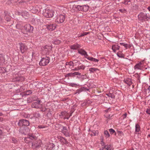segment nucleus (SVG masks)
Returning <instances> with one entry per match:
<instances>
[{"label":"nucleus","mask_w":150,"mask_h":150,"mask_svg":"<svg viewBox=\"0 0 150 150\" xmlns=\"http://www.w3.org/2000/svg\"><path fill=\"white\" fill-rule=\"evenodd\" d=\"M104 148L106 149L107 150H110L111 149L110 146V145L108 146L105 145L104 146Z\"/></svg>","instance_id":"40"},{"label":"nucleus","mask_w":150,"mask_h":150,"mask_svg":"<svg viewBox=\"0 0 150 150\" xmlns=\"http://www.w3.org/2000/svg\"><path fill=\"white\" fill-rule=\"evenodd\" d=\"M144 60H143L142 61H141L140 62H139V63L140 64L143 66V65L144 63Z\"/></svg>","instance_id":"57"},{"label":"nucleus","mask_w":150,"mask_h":150,"mask_svg":"<svg viewBox=\"0 0 150 150\" xmlns=\"http://www.w3.org/2000/svg\"><path fill=\"white\" fill-rule=\"evenodd\" d=\"M129 2H130V0H125L124 1V2H123V3L125 4H129Z\"/></svg>","instance_id":"44"},{"label":"nucleus","mask_w":150,"mask_h":150,"mask_svg":"<svg viewBox=\"0 0 150 150\" xmlns=\"http://www.w3.org/2000/svg\"><path fill=\"white\" fill-rule=\"evenodd\" d=\"M112 115H111L110 114H109L108 113H106L105 115V116L108 119H110V118L112 117Z\"/></svg>","instance_id":"36"},{"label":"nucleus","mask_w":150,"mask_h":150,"mask_svg":"<svg viewBox=\"0 0 150 150\" xmlns=\"http://www.w3.org/2000/svg\"><path fill=\"white\" fill-rule=\"evenodd\" d=\"M58 138L60 142L63 144H67L69 143V142L65 139L62 137L59 136Z\"/></svg>","instance_id":"15"},{"label":"nucleus","mask_w":150,"mask_h":150,"mask_svg":"<svg viewBox=\"0 0 150 150\" xmlns=\"http://www.w3.org/2000/svg\"><path fill=\"white\" fill-rule=\"evenodd\" d=\"M74 65V62H67L66 63V68H72Z\"/></svg>","instance_id":"18"},{"label":"nucleus","mask_w":150,"mask_h":150,"mask_svg":"<svg viewBox=\"0 0 150 150\" xmlns=\"http://www.w3.org/2000/svg\"><path fill=\"white\" fill-rule=\"evenodd\" d=\"M107 95L112 98H114L115 97V96L113 94L110 93L107 94Z\"/></svg>","instance_id":"35"},{"label":"nucleus","mask_w":150,"mask_h":150,"mask_svg":"<svg viewBox=\"0 0 150 150\" xmlns=\"http://www.w3.org/2000/svg\"><path fill=\"white\" fill-rule=\"evenodd\" d=\"M32 93V92L31 90L27 91L25 93V95H30Z\"/></svg>","instance_id":"38"},{"label":"nucleus","mask_w":150,"mask_h":150,"mask_svg":"<svg viewBox=\"0 0 150 150\" xmlns=\"http://www.w3.org/2000/svg\"><path fill=\"white\" fill-rule=\"evenodd\" d=\"M50 60V58L49 57H43L41 59L39 62V64L40 66H46L49 63Z\"/></svg>","instance_id":"2"},{"label":"nucleus","mask_w":150,"mask_h":150,"mask_svg":"<svg viewBox=\"0 0 150 150\" xmlns=\"http://www.w3.org/2000/svg\"><path fill=\"white\" fill-rule=\"evenodd\" d=\"M104 134L105 135V137L107 138H108L110 137L109 133L107 130H105L104 131Z\"/></svg>","instance_id":"33"},{"label":"nucleus","mask_w":150,"mask_h":150,"mask_svg":"<svg viewBox=\"0 0 150 150\" xmlns=\"http://www.w3.org/2000/svg\"><path fill=\"white\" fill-rule=\"evenodd\" d=\"M36 83V82L34 83L33 84L32 83L30 85V87H31L32 86H33V88H35V87L36 85L35 84V83Z\"/></svg>","instance_id":"49"},{"label":"nucleus","mask_w":150,"mask_h":150,"mask_svg":"<svg viewBox=\"0 0 150 150\" xmlns=\"http://www.w3.org/2000/svg\"><path fill=\"white\" fill-rule=\"evenodd\" d=\"M143 67L142 65L140 64H139V63L137 64L134 66V69L135 70H137L139 69H141Z\"/></svg>","instance_id":"22"},{"label":"nucleus","mask_w":150,"mask_h":150,"mask_svg":"<svg viewBox=\"0 0 150 150\" xmlns=\"http://www.w3.org/2000/svg\"><path fill=\"white\" fill-rule=\"evenodd\" d=\"M72 70L74 71H79V70L78 67H76Z\"/></svg>","instance_id":"59"},{"label":"nucleus","mask_w":150,"mask_h":150,"mask_svg":"<svg viewBox=\"0 0 150 150\" xmlns=\"http://www.w3.org/2000/svg\"><path fill=\"white\" fill-rule=\"evenodd\" d=\"M20 27H21V26H20V25L18 23H17L16 24V28L18 29H20Z\"/></svg>","instance_id":"54"},{"label":"nucleus","mask_w":150,"mask_h":150,"mask_svg":"<svg viewBox=\"0 0 150 150\" xmlns=\"http://www.w3.org/2000/svg\"><path fill=\"white\" fill-rule=\"evenodd\" d=\"M28 137L29 139L31 140H36L37 139V137L34 134H30L28 135Z\"/></svg>","instance_id":"26"},{"label":"nucleus","mask_w":150,"mask_h":150,"mask_svg":"<svg viewBox=\"0 0 150 150\" xmlns=\"http://www.w3.org/2000/svg\"><path fill=\"white\" fill-rule=\"evenodd\" d=\"M127 116V114L126 113H125L124 114L122 115V117L123 119H124Z\"/></svg>","instance_id":"55"},{"label":"nucleus","mask_w":150,"mask_h":150,"mask_svg":"<svg viewBox=\"0 0 150 150\" xmlns=\"http://www.w3.org/2000/svg\"><path fill=\"white\" fill-rule=\"evenodd\" d=\"M33 116L35 118H38L40 117V115L38 112H36L33 114Z\"/></svg>","instance_id":"31"},{"label":"nucleus","mask_w":150,"mask_h":150,"mask_svg":"<svg viewBox=\"0 0 150 150\" xmlns=\"http://www.w3.org/2000/svg\"><path fill=\"white\" fill-rule=\"evenodd\" d=\"M23 28L26 31L29 33L32 32L33 29V27L29 24L25 25L23 27Z\"/></svg>","instance_id":"8"},{"label":"nucleus","mask_w":150,"mask_h":150,"mask_svg":"<svg viewBox=\"0 0 150 150\" xmlns=\"http://www.w3.org/2000/svg\"><path fill=\"white\" fill-rule=\"evenodd\" d=\"M5 20L7 21H9L11 20V18L10 17L8 16H5Z\"/></svg>","instance_id":"41"},{"label":"nucleus","mask_w":150,"mask_h":150,"mask_svg":"<svg viewBox=\"0 0 150 150\" xmlns=\"http://www.w3.org/2000/svg\"><path fill=\"white\" fill-rule=\"evenodd\" d=\"M73 62H74V64H75V63H78V64H80V63L79 62V61H77V60H74V61H73Z\"/></svg>","instance_id":"51"},{"label":"nucleus","mask_w":150,"mask_h":150,"mask_svg":"<svg viewBox=\"0 0 150 150\" xmlns=\"http://www.w3.org/2000/svg\"><path fill=\"white\" fill-rule=\"evenodd\" d=\"M78 52L79 54L82 56H84V57L86 58L88 57V55L87 54V52L83 49H79L78 50Z\"/></svg>","instance_id":"10"},{"label":"nucleus","mask_w":150,"mask_h":150,"mask_svg":"<svg viewBox=\"0 0 150 150\" xmlns=\"http://www.w3.org/2000/svg\"><path fill=\"white\" fill-rule=\"evenodd\" d=\"M29 121L26 120L24 119L20 120L18 122V125L20 126H28L29 125Z\"/></svg>","instance_id":"4"},{"label":"nucleus","mask_w":150,"mask_h":150,"mask_svg":"<svg viewBox=\"0 0 150 150\" xmlns=\"http://www.w3.org/2000/svg\"><path fill=\"white\" fill-rule=\"evenodd\" d=\"M120 44L122 45L125 48H127V45L124 43H120Z\"/></svg>","instance_id":"45"},{"label":"nucleus","mask_w":150,"mask_h":150,"mask_svg":"<svg viewBox=\"0 0 150 150\" xmlns=\"http://www.w3.org/2000/svg\"><path fill=\"white\" fill-rule=\"evenodd\" d=\"M63 129L62 130V132L66 137H69V134L68 133L67 127L63 126H62Z\"/></svg>","instance_id":"13"},{"label":"nucleus","mask_w":150,"mask_h":150,"mask_svg":"<svg viewBox=\"0 0 150 150\" xmlns=\"http://www.w3.org/2000/svg\"><path fill=\"white\" fill-rule=\"evenodd\" d=\"M18 46L20 49L21 52L23 54L28 49L27 46L22 42L19 43Z\"/></svg>","instance_id":"5"},{"label":"nucleus","mask_w":150,"mask_h":150,"mask_svg":"<svg viewBox=\"0 0 150 150\" xmlns=\"http://www.w3.org/2000/svg\"><path fill=\"white\" fill-rule=\"evenodd\" d=\"M86 58L90 61L94 62H98L99 61V60L98 59H96L95 58L88 56V57H86Z\"/></svg>","instance_id":"25"},{"label":"nucleus","mask_w":150,"mask_h":150,"mask_svg":"<svg viewBox=\"0 0 150 150\" xmlns=\"http://www.w3.org/2000/svg\"><path fill=\"white\" fill-rule=\"evenodd\" d=\"M116 54L118 57L120 58H124V55L123 54L121 51H119V52Z\"/></svg>","instance_id":"28"},{"label":"nucleus","mask_w":150,"mask_h":150,"mask_svg":"<svg viewBox=\"0 0 150 150\" xmlns=\"http://www.w3.org/2000/svg\"><path fill=\"white\" fill-rule=\"evenodd\" d=\"M80 45L78 44L77 43L75 44L72 45L70 46V48L71 49L74 50H76L78 48H79L81 47Z\"/></svg>","instance_id":"16"},{"label":"nucleus","mask_w":150,"mask_h":150,"mask_svg":"<svg viewBox=\"0 0 150 150\" xmlns=\"http://www.w3.org/2000/svg\"><path fill=\"white\" fill-rule=\"evenodd\" d=\"M78 85L75 83H71L70 84V86L72 87H74L76 86H78Z\"/></svg>","instance_id":"53"},{"label":"nucleus","mask_w":150,"mask_h":150,"mask_svg":"<svg viewBox=\"0 0 150 150\" xmlns=\"http://www.w3.org/2000/svg\"><path fill=\"white\" fill-rule=\"evenodd\" d=\"M82 89L81 88H80L78 89L76 91V93H75V94H76L77 93H80L82 91Z\"/></svg>","instance_id":"37"},{"label":"nucleus","mask_w":150,"mask_h":150,"mask_svg":"<svg viewBox=\"0 0 150 150\" xmlns=\"http://www.w3.org/2000/svg\"><path fill=\"white\" fill-rule=\"evenodd\" d=\"M119 11L122 13H124L126 11V10L124 8H122L119 10Z\"/></svg>","instance_id":"50"},{"label":"nucleus","mask_w":150,"mask_h":150,"mask_svg":"<svg viewBox=\"0 0 150 150\" xmlns=\"http://www.w3.org/2000/svg\"><path fill=\"white\" fill-rule=\"evenodd\" d=\"M147 90L149 91L148 92L149 93L150 92V86H149L148 88L146 89Z\"/></svg>","instance_id":"62"},{"label":"nucleus","mask_w":150,"mask_h":150,"mask_svg":"<svg viewBox=\"0 0 150 150\" xmlns=\"http://www.w3.org/2000/svg\"><path fill=\"white\" fill-rule=\"evenodd\" d=\"M61 41L59 40H54L52 41V43L54 44L58 45L61 43Z\"/></svg>","instance_id":"29"},{"label":"nucleus","mask_w":150,"mask_h":150,"mask_svg":"<svg viewBox=\"0 0 150 150\" xmlns=\"http://www.w3.org/2000/svg\"><path fill=\"white\" fill-rule=\"evenodd\" d=\"M17 13L18 15H21L22 17L25 18H26L29 16V14L28 12L25 11H22L21 12H18Z\"/></svg>","instance_id":"11"},{"label":"nucleus","mask_w":150,"mask_h":150,"mask_svg":"<svg viewBox=\"0 0 150 150\" xmlns=\"http://www.w3.org/2000/svg\"><path fill=\"white\" fill-rule=\"evenodd\" d=\"M88 33V32H84L81 33V34L79 36V37H82L84 35H87Z\"/></svg>","instance_id":"46"},{"label":"nucleus","mask_w":150,"mask_h":150,"mask_svg":"<svg viewBox=\"0 0 150 150\" xmlns=\"http://www.w3.org/2000/svg\"><path fill=\"white\" fill-rule=\"evenodd\" d=\"M12 141L13 142L15 143H16L17 142V140H16V139L14 138H13L12 139Z\"/></svg>","instance_id":"52"},{"label":"nucleus","mask_w":150,"mask_h":150,"mask_svg":"<svg viewBox=\"0 0 150 150\" xmlns=\"http://www.w3.org/2000/svg\"><path fill=\"white\" fill-rule=\"evenodd\" d=\"M65 16L64 15L60 14L58 16L57 19V21L58 23H63L65 21Z\"/></svg>","instance_id":"7"},{"label":"nucleus","mask_w":150,"mask_h":150,"mask_svg":"<svg viewBox=\"0 0 150 150\" xmlns=\"http://www.w3.org/2000/svg\"><path fill=\"white\" fill-rule=\"evenodd\" d=\"M80 76H80V78H84V76H85L84 75H81V74H80Z\"/></svg>","instance_id":"61"},{"label":"nucleus","mask_w":150,"mask_h":150,"mask_svg":"<svg viewBox=\"0 0 150 150\" xmlns=\"http://www.w3.org/2000/svg\"><path fill=\"white\" fill-rule=\"evenodd\" d=\"M74 8L76 10L78 11H82V5H74L73 6Z\"/></svg>","instance_id":"19"},{"label":"nucleus","mask_w":150,"mask_h":150,"mask_svg":"<svg viewBox=\"0 0 150 150\" xmlns=\"http://www.w3.org/2000/svg\"><path fill=\"white\" fill-rule=\"evenodd\" d=\"M79 70L80 69H83V70L85 69V66L83 65H81L78 67Z\"/></svg>","instance_id":"42"},{"label":"nucleus","mask_w":150,"mask_h":150,"mask_svg":"<svg viewBox=\"0 0 150 150\" xmlns=\"http://www.w3.org/2000/svg\"><path fill=\"white\" fill-rule=\"evenodd\" d=\"M54 12L50 9H46L43 13L44 16L47 18H50L53 17L54 15Z\"/></svg>","instance_id":"1"},{"label":"nucleus","mask_w":150,"mask_h":150,"mask_svg":"<svg viewBox=\"0 0 150 150\" xmlns=\"http://www.w3.org/2000/svg\"><path fill=\"white\" fill-rule=\"evenodd\" d=\"M112 49L114 52H115L117 50H119L120 46L117 45H114L112 46Z\"/></svg>","instance_id":"21"},{"label":"nucleus","mask_w":150,"mask_h":150,"mask_svg":"<svg viewBox=\"0 0 150 150\" xmlns=\"http://www.w3.org/2000/svg\"><path fill=\"white\" fill-rule=\"evenodd\" d=\"M41 102L40 100H38L36 102H33L32 105V107L35 108H40L42 107Z\"/></svg>","instance_id":"6"},{"label":"nucleus","mask_w":150,"mask_h":150,"mask_svg":"<svg viewBox=\"0 0 150 150\" xmlns=\"http://www.w3.org/2000/svg\"><path fill=\"white\" fill-rule=\"evenodd\" d=\"M98 69L97 68H91L89 69V71H90L91 73H93V72L98 70Z\"/></svg>","instance_id":"34"},{"label":"nucleus","mask_w":150,"mask_h":150,"mask_svg":"<svg viewBox=\"0 0 150 150\" xmlns=\"http://www.w3.org/2000/svg\"><path fill=\"white\" fill-rule=\"evenodd\" d=\"M2 132L0 130V138L2 137Z\"/></svg>","instance_id":"63"},{"label":"nucleus","mask_w":150,"mask_h":150,"mask_svg":"<svg viewBox=\"0 0 150 150\" xmlns=\"http://www.w3.org/2000/svg\"><path fill=\"white\" fill-rule=\"evenodd\" d=\"M29 139V138L28 137L25 138L24 139V141L26 143H28L29 141L28 140Z\"/></svg>","instance_id":"48"},{"label":"nucleus","mask_w":150,"mask_h":150,"mask_svg":"<svg viewBox=\"0 0 150 150\" xmlns=\"http://www.w3.org/2000/svg\"><path fill=\"white\" fill-rule=\"evenodd\" d=\"M118 135L120 136H124V134L122 131H119L117 132Z\"/></svg>","instance_id":"39"},{"label":"nucleus","mask_w":150,"mask_h":150,"mask_svg":"<svg viewBox=\"0 0 150 150\" xmlns=\"http://www.w3.org/2000/svg\"><path fill=\"white\" fill-rule=\"evenodd\" d=\"M71 115V114L70 115H69V116L68 117H67H67H66V118L67 119H69V118Z\"/></svg>","instance_id":"64"},{"label":"nucleus","mask_w":150,"mask_h":150,"mask_svg":"<svg viewBox=\"0 0 150 150\" xmlns=\"http://www.w3.org/2000/svg\"><path fill=\"white\" fill-rule=\"evenodd\" d=\"M137 79L139 81V83L140 82V76L139 75H138L137 76Z\"/></svg>","instance_id":"60"},{"label":"nucleus","mask_w":150,"mask_h":150,"mask_svg":"<svg viewBox=\"0 0 150 150\" xmlns=\"http://www.w3.org/2000/svg\"><path fill=\"white\" fill-rule=\"evenodd\" d=\"M89 8V6L87 5H82V11H86L88 10Z\"/></svg>","instance_id":"27"},{"label":"nucleus","mask_w":150,"mask_h":150,"mask_svg":"<svg viewBox=\"0 0 150 150\" xmlns=\"http://www.w3.org/2000/svg\"><path fill=\"white\" fill-rule=\"evenodd\" d=\"M139 20L144 21L146 20H148L150 18L148 16L147 14L141 13L138 16Z\"/></svg>","instance_id":"3"},{"label":"nucleus","mask_w":150,"mask_h":150,"mask_svg":"<svg viewBox=\"0 0 150 150\" xmlns=\"http://www.w3.org/2000/svg\"><path fill=\"white\" fill-rule=\"evenodd\" d=\"M30 131V129L27 127L20 128L19 130V132L20 133L25 135H26Z\"/></svg>","instance_id":"9"},{"label":"nucleus","mask_w":150,"mask_h":150,"mask_svg":"<svg viewBox=\"0 0 150 150\" xmlns=\"http://www.w3.org/2000/svg\"><path fill=\"white\" fill-rule=\"evenodd\" d=\"M46 26L48 30L52 31L56 28V25L55 24H47Z\"/></svg>","instance_id":"12"},{"label":"nucleus","mask_w":150,"mask_h":150,"mask_svg":"<svg viewBox=\"0 0 150 150\" xmlns=\"http://www.w3.org/2000/svg\"><path fill=\"white\" fill-rule=\"evenodd\" d=\"M15 79H16V81H22L24 80V78L22 76H16L15 77Z\"/></svg>","instance_id":"30"},{"label":"nucleus","mask_w":150,"mask_h":150,"mask_svg":"<svg viewBox=\"0 0 150 150\" xmlns=\"http://www.w3.org/2000/svg\"><path fill=\"white\" fill-rule=\"evenodd\" d=\"M6 71L4 68H0V72L1 73H4Z\"/></svg>","instance_id":"43"},{"label":"nucleus","mask_w":150,"mask_h":150,"mask_svg":"<svg viewBox=\"0 0 150 150\" xmlns=\"http://www.w3.org/2000/svg\"><path fill=\"white\" fill-rule=\"evenodd\" d=\"M109 131L111 134H112L115 132V131L112 129H109Z\"/></svg>","instance_id":"47"},{"label":"nucleus","mask_w":150,"mask_h":150,"mask_svg":"<svg viewBox=\"0 0 150 150\" xmlns=\"http://www.w3.org/2000/svg\"><path fill=\"white\" fill-rule=\"evenodd\" d=\"M146 112L148 114L150 115V108L148 109L146 111Z\"/></svg>","instance_id":"58"},{"label":"nucleus","mask_w":150,"mask_h":150,"mask_svg":"<svg viewBox=\"0 0 150 150\" xmlns=\"http://www.w3.org/2000/svg\"><path fill=\"white\" fill-rule=\"evenodd\" d=\"M140 130L139 125L138 124H136L135 125V131L139 132Z\"/></svg>","instance_id":"32"},{"label":"nucleus","mask_w":150,"mask_h":150,"mask_svg":"<svg viewBox=\"0 0 150 150\" xmlns=\"http://www.w3.org/2000/svg\"><path fill=\"white\" fill-rule=\"evenodd\" d=\"M124 81L126 84L129 86L132 83L131 80L130 79L127 78L126 79H125Z\"/></svg>","instance_id":"24"},{"label":"nucleus","mask_w":150,"mask_h":150,"mask_svg":"<svg viewBox=\"0 0 150 150\" xmlns=\"http://www.w3.org/2000/svg\"><path fill=\"white\" fill-rule=\"evenodd\" d=\"M80 74L81 73L78 72H75L74 73H70L67 74L65 75V77H74L76 75H80Z\"/></svg>","instance_id":"14"},{"label":"nucleus","mask_w":150,"mask_h":150,"mask_svg":"<svg viewBox=\"0 0 150 150\" xmlns=\"http://www.w3.org/2000/svg\"><path fill=\"white\" fill-rule=\"evenodd\" d=\"M5 59L4 56L2 55H0V65H3L5 64Z\"/></svg>","instance_id":"20"},{"label":"nucleus","mask_w":150,"mask_h":150,"mask_svg":"<svg viewBox=\"0 0 150 150\" xmlns=\"http://www.w3.org/2000/svg\"><path fill=\"white\" fill-rule=\"evenodd\" d=\"M38 127L40 129H42L45 127L42 125H38Z\"/></svg>","instance_id":"56"},{"label":"nucleus","mask_w":150,"mask_h":150,"mask_svg":"<svg viewBox=\"0 0 150 150\" xmlns=\"http://www.w3.org/2000/svg\"><path fill=\"white\" fill-rule=\"evenodd\" d=\"M32 146L33 149H35L40 147V144L37 142H34L32 143Z\"/></svg>","instance_id":"17"},{"label":"nucleus","mask_w":150,"mask_h":150,"mask_svg":"<svg viewBox=\"0 0 150 150\" xmlns=\"http://www.w3.org/2000/svg\"><path fill=\"white\" fill-rule=\"evenodd\" d=\"M43 48L45 52H50L51 51L52 48L50 46L46 45L43 47Z\"/></svg>","instance_id":"23"}]
</instances>
